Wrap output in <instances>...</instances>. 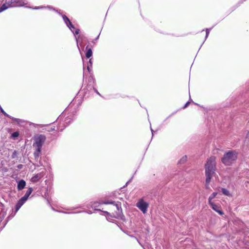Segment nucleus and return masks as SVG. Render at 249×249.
Listing matches in <instances>:
<instances>
[{"label": "nucleus", "instance_id": "4", "mask_svg": "<svg viewBox=\"0 0 249 249\" xmlns=\"http://www.w3.org/2000/svg\"><path fill=\"white\" fill-rule=\"evenodd\" d=\"M136 206L143 213H145L147 211L148 204L143 199H140L137 203Z\"/></svg>", "mask_w": 249, "mask_h": 249}, {"label": "nucleus", "instance_id": "13", "mask_svg": "<svg viewBox=\"0 0 249 249\" xmlns=\"http://www.w3.org/2000/svg\"><path fill=\"white\" fill-rule=\"evenodd\" d=\"M14 3H16L17 4L16 5H15L16 7L22 6L25 4V3L23 1L19 0H17Z\"/></svg>", "mask_w": 249, "mask_h": 249}, {"label": "nucleus", "instance_id": "17", "mask_svg": "<svg viewBox=\"0 0 249 249\" xmlns=\"http://www.w3.org/2000/svg\"><path fill=\"white\" fill-rule=\"evenodd\" d=\"M187 160V157L186 156L183 157L180 160H179V162L180 163H183L185 162Z\"/></svg>", "mask_w": 249, "mask_h": 249}, {"label": "nucleus", "instance_id": "14", "mask_svg": "<svg viewBox=\"0 0 249 249\" xmlns=\"http://www.w3.org/2000/svg\"><path fill=\"white\" fill-rule=\"evenodd\" d=\"M221 191H222V193L225 195V196H231V194L230 193L229 191L225 189V188H222L221 189Z\"/></svg>", "mask_w": 249, "mask_h": 249}, {"label": "nucleus", "instance_id": "15", "mask_svg": "<svg viewBox=\"0 0 249 249\" xmlns=\"http://www.w3.org/2000/svg\"><path fill=\"white\" fill-rule=\"evenodd\" d=\"M10 118H11L12 120H13V121H15V122H17V123H18V124H21V123H23V122H24V121H23V120H20V119H17V118H15L11 117H10Z\"/></svg>", "mask_w": 249, "mask_h": 249}, {"label": "nucleus", "instance_id": "23", "mask_svg": "<svg viewBox=\"0 0 249 249\" xmlns=\"http://www.w3.org/2000/svg\"><path fill=\"white\" fill-rule=\"evenodd\" d=\"M116 208L118 210H119L121 208L120 206H119L118 204H116Z\"/></svg>", "mask_w": 249, "mask_h": 249}, {"label": "nucleus", "instance_id": "9", "mask_svg": "<svg viewBox=\"0 0 249 249\" xmlns=\"http://www.w3.org/2000/svg\"><path fill=\"white\" fill-rule=\"evenodd\" d=\"M26 185V182L24 180H20L18 184V189L21 190L23 189Z\"/></svg>", "mask_w": 249, "mask_h": 249}, {"label": "nucleus", "instance_id": "26", "mask_svg": "<svg viewBox=\"0 0 249 249\" xmlns=\"http://www.w3.org/2000/svg\"><path fill=\"white\" fill-rule=\"evenodd\" d=\"M189 104V102H187V103L185 104V105L184 106V108L188 106Z\"/></svg>", "mask_w": 249, "mask_h": 249}, {"label": "nucleus", "instance_id": "25", "mask_svg": "<svg viewBox=\"0 0 249 249\" xmlns=\"http://www.w3.org/2000/svg\"><path fill=\"white\" fill-rule=\"evenodd\" d=\"M75 39L76 40L77 45L78 48L79 50H80L79 48L78 47V38L76 37H75Z\"/></svg>", "mask_w": 249, "mask_h": 249}, {"label": "nucleus", "instance_id": "1", "mask_svg": "<svg viewBox=\"0 0 249 249\" xmlns=\"http://www.w3.org/2000/svg\"><path fill=\"white\" fill-rule=\"evenodd\" d=\"M215 164V158L214 157H210L208 159L205 164L206 182L207 184L210 183L212 177L214 174Z\"/></svg>", "mask_w": 249, "mask_h": 249}, {"label": "nucleus", "instance_id": "8", "mask_svg": "<svg viewBox=\"0 0 249 249\" xmlns=\"http://www.w3.org/2000/svg\"><path fill=\"white\" fill-rule=\"evenodd\" d=\"M43 176L41 174H37L33 177L31 179V181L33 182H36L39 180L40 178H41Z\"/></svg>", "mask_w": 249, "mask_h": 249}, {"label": "nucleus", "instance_id": "7", "mask_svg": "<svg viewBox=\"0 0 249 249\" xmlns=\"http://www.w3.org/2000/svg\"><path fill=\"white\" fill-rule=\"evenodd\" d=\"M26 201L24 200L23 198H21L16 206V212H18L20 208L23 205V204L25 203Z\"/></svg>", "mask_w": 249, "mask_h": 249}, {"label": "nucleus", "instance_id": "20", "mask_svg": "<svg viewBox=\"0 0 249 249\" xmlns=\"http://www.w3.org/2000/svg\"><path fill=\"white\" fill-rule=\"evenodd\" d=\"M209 33H210V29H207L206 30V37H205V38H206L208 36Z\"/></svg>", "mask_w": 249, "mask_h": 249}, {"label": "nucleus", "instance_id": "22", "mask_svg": "<svg viewBox=\"0 0 249 249\" xmlns=\"http://www.w3.org/2000/svg\"><path fill=\"white\" fill-rule=\"evenodd\" d=\"M39 153H40V152H38V148H37V150H36V151L35 152L34 154H35V156H36H36H38V155H39Z\"/></svg>", "mask_w": 249, "mask_h": 249}, {"label": "nucleus", "instance_id": "3", "mask_svg": "<svg viewBox=\"0 0 249 249\" xmlns=\"http://www.w3.org/2000/svg\"><path fill=\"white\" fill-rule=\"evenodd\" d=\"M46 139L45 136L39 135L35 137V142L33 145L38 148V152H40L41 147Z\"/></svg>", "mask_w": 249, "mask_h": 249}, {"label": "nucleus", "instance_id": "11", "mask_svg": "<svg viewBox=\"0 0 249 249\" xmlns=\"http://www.w3.org/2000/svg\"><path fill=\"white\" fill-rule=\"evenodd\" d=\"M217 193L216 192H214L209 197V199H208V203H211V202H212V200L215 197H216V196H217Z\"/></svg>", "mask_w": 249, "mask_h": 249}, {"label": "nucleus", "instance_id": "28", "mask_svg": "<svg viewBox=\"0 0 249 249\" xmlns=\"http://www.w3.org/2000/svg\"><path fill=\"white\" fill-rule=\"evenodd\" d=\"M39 8V7H36V8H35V9H38Z\"/></svg>", "mask_w": 249, "mask_h": 249}, {"label": "nucleus", "instance_id": "29", "mask_svg": "<svg viewBox=\"0 0 249 249\" xmlns=\"http://www.w3.org/2000/svg\"><path fill=\"white\" fill-rule=\"evenodd\" d=\"M96 93H97V94H99V95H100L99 93L97 91H96Z\"/></svg>", "mask_w": 249, "mask_h": 249}, {"label": "nucleus", "instance_id": "18", "mask_svg": "<svg viewBox=\"0 0 249 249\" xmlns=\"http://www.w3.org/2000/svg\"><path fill=\"white\" fill-rule=\"evenodd\" d=\"M14 2H9L6 4L7 6H8V8L16 7L15 5L12 4Z\"/></svg>", "mask_w": 249, "mask_h": 249}, {"label": "nucleus", "instance_id": "30", "mask_svg": "<svg viewBox=\"0 0 249 249\" xmlns=\"http://www.w3.org/2000/svg\"><path fill=\"white\" fill-rule=\"evenodd\" d=\"M96 93H97V94H99V95H100L99 93L97 91H96Z\"/></svg>", "mask_w": 249, "mask_h": 249}, {"label": "nucleus", "instance_id": "2", "mask_svg": "<svg viewBox=\"0 0 249 249\" xmlns=\"http://www.w3.org/2000/svg\"><path fill=\"white\" fill-rule=\"evenodd\" d=\"M237 159V153L230 151L226 153L222 159V162L226 165H230Z\"/></svg>", "mask_w": 249, "mask_h": 249}, {"label": "nucleus", "instance_id": "27", "mask_svg": "<svg viewBox=\"0 0 249 249\" xmlns=\"http://www.w3.org/2000/svg\"><path fill=\"white\" fill-rule=\"evenodd\" d=\"M83 38H84V37H83V36H79V37H78V38H79V39H81V40H83Z\"/></svg>", "mask_w": 249, "mask_h": 249}, {"label": "nucleus", "instance_id": "12", "mask_svg": "<svg viewBox=\"0 0 249 249\" xmlns=\"http://www.w3.org/2000/svg\"><path fill=\"white\" fill-rule=\"evenodd\" d=\"M86 49H87V51L86 54V56L87 58H89L91 56L92 54V52L91 49H88V46L86 47Z\"/></svg>", "mask_w": 249, "mask_h": 249}, {"label": "nucleus", "instance_id": "16", "mask_svg": "<svg viewBox=\"0 0 249 249\" xmlns=\"http://www.w3.org/2000/svg\"><path fill=\"white\" fill-rule=\"evenodd\" d=\"M8 8V6H7L6 4L4 3L0 7V13L2 12V11L6 10Z\"/></svg>", "mask_w": 249, "mask_h": 249}, {"label": "nucleus", "instance_id": "10", "mask_svg": "<svg viewBox=\"0 0 249 249\" xmlns=\"http://www.w3.org/2000/svg\"><path fill=\"white\" fill-rule=\"evenodd\" d=\"M33 191V189L31 188H30L26 192L25 195L22 197L21 198H23L24 200L26 201L29 196L31 194L32 192Z\"/></svg>", "mask_w": 249, "mask_h": 249}, {"label": "nucleus", "instance_id": "24", "mask_svg": "<svg viewBox=\"0 0 249 249\" xmlns=\"http://www.w3.org/2000/svg\"><path fill=\"white\" fill-rule=\"evenodd\" d=\"M79 33V29H76L75 31V34L77 35Z\"/></svg>", "mask_w": 249, "mask_h": 249}, {"label": "nucleus", "instance_id": "21", "mask_svg": "<svg viewBox=\"0 0 249 249\" xmlns=\"http://www.w3.org/2000/svg\"><path fill=\"white\" fill-rule=\"evenodd\" d=\"M0 109H1V112H2L3 114H4L5 115H6L8 117H9L10 118V116H9L8 114H7L1 108H0Z\"/></svg>", "mask_w": 249, "mask_h": 249}, {"label": "nucleus", "instance_id": "6", "mask_svg": "<svg viewBox=\"0 0 249 249\" xmlns=\"http://www.w3.org/2000/svg\"><path fill=\"white\" fill-rule=\"evenodd\" d=\"M62 17L67 26L73 33H74V32L72 30V29H74L75 27L72 24L69 18H68L65 15L63 16Z\"/></svg>", "mask_w": 249, "mask_h": 249}, {"label": "nucleus", "instance_id": "5", "mask_svg": "<svg viewBox=\"0 0 249 249\" xmlns=\"http://www.w3.org/2000/svg\"><path fill=\"white\" fill-rule=\"evenodd\" d=\"M209 204L211 206L212 208L218 213L220 215H223L224 213L220 209V207L216 204H215L213 202L209 203Z\"/></svg>", "mask_w": 249, "mask_h": 249}, {"label": "nucleus", "instance_id": "19", "mask_svg": "<svg viewBox=\"0 0 249 249\" xmlns=\"http://www.w3.org/2000/svg\"><path fill=\"white\" fill-rule=\"evenodd\" d=\"M19 136V133L18 132H15L12 134L13 138H16Z\"/></svg>", "mask_w": 249, "mask_h": 249}]
</instances>
